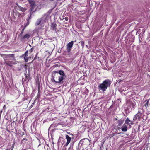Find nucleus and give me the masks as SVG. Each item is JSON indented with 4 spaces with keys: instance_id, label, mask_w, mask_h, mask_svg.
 <instances>
[{
    "instance_id": "f257e3e1",
    "label": "nucleus",
    "mask_w": 150,
    "mask_h": 150,
    "mask_svg": "<svg viewBox=\"0 0 150 150\" xmlns=\"http://www.w3.org/2000/svg\"><path fill=\"white\" fill-rule=\"evenodd\" d=\"M111 83V81L109 80L106 79L98 86V89L104 92L108 87L110 86Z\"/></svg>"
},
{
    "instance_id": "f03ea898",
    "label": "nucleus",
    "mask_w": 150,
    "mask_h": 150,
    "mask_svg": "<svg viewBox=\"0 0 150 150\" xmlns=\"http://www.w3.org/2000/svg\"><path fill=\"white\" fill-rule=\"evenodd\" d=\"M30 5V12H33L36 10V5L35 2L34 0H28Z\"/></svg>"
},
{
    "instance_id": "7ed1b4c3",
    "label": "nucleus",
    "mask_w": 150,
    "mask_h": 150,
    "mask_svg": "<svg viewBox=\"0 0 150 150\" xmlns=\"http://www.w3.org/2000/svg\"><path fill=\"white\" fill-rule=\"evenodd\" d=\"M64 79L65 78L63 77V76H61V75H58V74H57L55 75L54 81L56 83H59Z\"/></svg>"
},
{
    "instance_id": "20e7f679",
    "label": "nucleus",
    "mask_w": 150,
    "mask_h": 150,
    "mask_svg": "<svg viewBox=\"0 0 150 150\" xmlns=\"http://www.w3.org/2000/svg\"><path fill=\"white\" fill-rule=\"evenodd\" d=\"M74 44V42L71 41L67 45V52H69L71 49Z\"/></svg>"
},
{
    "instance_id": "39448f33",
    "label": "nucleus",
    "mask_w": 150,
    "mask_h": 150,
    "mask_svg": "<svg viewBox=\"0 0 150 150\" xmlns=\"http://www.w3.org/2000/svg\"><path fill=\"white\" fill-rule=\"evenodd\" d=\"M142 116V114L139 111L138 113L133 118L134 121L136 120L137 119L138 120H140L141 119V117Z\"/></svg>"
},
{
    "instance_id": "423d86ee",
    "label": "nucleus",
    "mask_w": 150,
    "mask_h": 150,
    "mask_svg": "<svg viewBox=\"0 0 150 150\" xmlns=\"http://www.w3.org/2000/svg\"><path fill=\"white\" fill-rule=\"evenodd\" d=\"M49 18V16L47 14H45L40 19L43 24L45 23H46L48 19Z\"/></svg>"
},
{
    "instance_id": "0eeeda50",
    "label": "nucleus",
    "mask_w": 150,
    "mask_h": 150,
    "mask_svg": "<svg viewBox=\"0 0 150 150\" xmlns=\"http://www.w3.org/2000/svg\"><path fill=\"white\" fill-rule=\"evenodd\" d=\"M125 124H127L131 127V125L134 124V121H131V120L128 118H127L125 120Z\"/></svg>"
},
{
    "instance_id": "6e6552de",
    "label": "nucleus",
    "mask_w": 150,
    "mask_h": 150,
    "mask_svg": "<svg viewBox=\"0 0 150 150\" xmlns=\"http://www.w3.org/2000/svg\"><path fill=\"white\" fill-rule=\"evenodd\" d=\"M127 104L128 105H129L131 110H134L135 106V103L134 101L133 102H129V103H127Z\"/></svg>"
},
{
    "instance_id": "1a4fd4ad",
    "label": "nucleus",
    "mask_w": 150,
    "mask_h": 150,
    "mask_svg": "<svg viewBox=\"0 0 150 150\" xmlns=\"http://www.w3.org/2000/svg\"><path fill=\"white\" fill-rule=\"evenodd\" d=\"M66 138L67 139V142L65 144L66 146H67L68 144L70 143L71 140V138L68 135H66Z\"/></svg>"
},
{
    "instance_id": "9d476101",
    "label": "nucleus",
    "mask_w": 150,
    "mask_h": 150,
    "mask_svg": "<svg viewBox=\"0 0 150 150\" xmlns=\"http://www.w3.org/2000/svg\"><path fill=\"white\" fill-rule=\"evenodd\" d=\"M5 63L7 65L10 67H12L13 65L15 64L16 63L12 61H6L5 60Z\"/></svg>"
},
{
    "instance_id": "9b49d317",
    "label": "nucleus",
    "mask_w": 150,
    "mask_h": 150,
    "mask_svg": "<svg viewBox=\"0 0 150 150\" xmlns=\"http://www.w3.org/2000/svg\"><path fill=\"white\" fill-rule=\"evenodd\" d=\"M58 75H61V76H63V77L65 78V75L64 71L62 70L59 71V72L58 73Z\"/></svg>"
},
{
    "instance_id": "f8f14e48",
    "label": "nucleus",
    "mask_w": 150,
    "mask_h": 150,
    "mask_svg": "<svg viewBox=\"0 0 150 150\" xmlns=\"http://www.w3.org/2000/svg\"><path fill=\"white\" fill-rule=\"evenodd\" d=\"M121 129L122 131L126 132L127 130V127L125 124H124L123 126L121 127Z\"/></svg>"
},
{
    "instance_id": "ddd939ff",
    "label": "nucleus",
    "mask_w": 150,
    "mask_h": 150,
    "mask_svg": "<svg viewBox=\"0 0 150 150\" xmlns=\"http://www.w3.org/2000/svg\"><path fill=\"white\" fill-rule=\"evenodd\" d=\"M41 24L42 25L43 24L41 19H38L36 22L35 25H38Z\"/></svg>"
},
{
    "instance_id": "4468645a",
    "label": "nucleus",
    "mask_w": 150,
    "mask_h": 150,
    "mask_svg": "<svg viewBox=\"0 0 150 150\" xmlns=\"http://www.w3.org/2000/svg\"><path fill=\"white\" fill-rule=\"evenodd\" d=\"M56 24L54 23H52L51 25V28L54 30H56Z\"/></svg>"
},
{
    "instance_id": "2eb2a0df",
    "label": "nucleus",
    "mask_w": 150,
    "mask_h": 150,
    "mask_svg": "<svg viewBox=\"0 0 150 150\" xmlns=\"http://www.w3.org/2000/svg\"><path fill=\"white\" fill-rule=\"evenodd\" d=\"M118 125L120 127L122 125L123 123L124 122V120H119L118 121Z\"/></svg>"
},
{
    "instance_id": "dca6fc26",
    "label": "nucleus",
    "mask_w": 150,
    "mask_h": 150,
    "mask_svg": "<svg viewBox=\"0 0 150 150\" xmlns=\"http://www.w3.org/2000/svg\"><path fill=\"white\" fill-rule=\"evenodd\" d=\"M19 9L23 12H25V11L26 10V9L25 8L22 7L21 6L19 8Z\"/></svg>"
},
{
    "instance_id": "f3484780",
    "label": "nucleus",
    "mask_w": 150,
    "mask_h": 150,
    "mask_svg": "<svg viewBox=\"0 0 150 150\" xmlns=\"http://www.w3.org/2000/svg\"><path fill=\"white\" fill-rule=\"evenodd\" d=\"M30 37V35L28 34H26L23 37V38L25 39L27 38L28 39Z\"/></svg>"
},
{
    "instance_id": "a211bd4d",
    "label": "nucleus",
    "mask_w": 150,
    "mask_h": 150,
    "mask_svg": "<svg viewBox=\"0 0 150 150\" xmlns=\"http://www.w3.org/2000/svg\"><path fill=\"white\" fill-rule=\"evenodd\" d=\"M149 100H150V99H148V100H146V102L144 105L146 107H147L148 106H149Z\"/></svg>"
},
{
    "instance_id": "6ab92c4d",
    "label": "nucleus",
    "mask_w": 150,
    "mask_h": 150,
    "mask_svg": "<svg viewBox=\"0 0 150 150\" xmlns=\"http://www.w3.org/2000/svg\"><path fill=\"white\" fill-rule=\"evenodd\" d=\"M85 139H83L82 140H81L79 142V144H83V142L85 140Z\"/></svg>"
},
{
    "instance_id": "aec40b11",
    "label": "nucleus",
    "mask_w": 150,
    "mask_h": 150,
    "mask_svg": "<svg viewBox=\"0 0 150 150\" xmlns=\"http://www.w3.org/2000/svg\"><path fill=\"white\" fill-rule=\"evenodd\" d=\"M25 55V57H28V51H26V52L24 54Z\"/></svg>"
},
{
    "instance_id": "412c9836",
    "label": "nucleus",
    "mask_w": 150,
    "mask_h": 150,
    "mask_svg": "<svg viewBox=\"0 0 150 150\" xmlns=\"http://www.w3.org/2000/svg\"><path fill=\"white\" fill-rule=\"evenodd\" d=\"M81 45L83 47L84 46V42L83 41H81Z\"/></svg>"
},
{
    "instance_id": "4be33fe9",
    "label": "nucleus",
    "mask_w": 150,
    "mask_h": 150,
    "mask_svg": "<svg viewBox=\"0 0 150 150\" xmlns=\"http://www.w3.org/2000/svg\"><path fill=\"white\" fill-rule=\"evenodd\" d=\"M14 54H9L6 55V57H14Z\"/></svg>"
},
{
    "instance_id": "5701e85b",
    "label": "nucleus",
    "mask_w": 150,
    "mask_h": 150,
    "mask_svg": "<svg viewBox=\"0 0 150 150\" xmlns=\"http://www.w3.org/2000/svg\"><path fill=\"white\" fill-rule=\"evenodd\" d=\"M24 59L26 62H27L28 61V59L27 57H24Z\"/></svg>"
},
{
    "instance_id": "b1692460",
    "label": "nucleus",
    "mask_w": 150,
    "mask_h": 150,
    "mask_svg": "<svg viewBox=\"0 0 150 150\" xmlns=\"http://www.w3.org/2000/svg\"><path fill=\"white\" fill-rule=\"evenodd\" d=\"M33 48H31L29 50V51L30 53H31L33 51Z\"/></svg>"
},
{
    "instance_id": "393cba45",
    "label": "nucleus",
    "mask_w": 150,
    "mask_h": 150,
    "mask_svg": "<svg viewBox=\"0 0 150 150\" xmlns=\"http://www.w3.org/2000/svg\"><path fill=\"white\" fill-rule=\"evenodd\" d=\"M16 5L17 6V7L19 8L20 7V6L17 3H16Z\"/></svg>"
},
{
    "instance_id": "a878e982",
    "label": "nucleus",
    "mask_w": 150,
    "mask_h": 150,
    "mask_svg": "<svg viewBox=\"0 0 150 150\" xmlns=\"http://www.w3.org/2000/svg\"><path fill=\"white\" fill-rule=\"evenodd\" d=\"M64 18H65V20H66V21H68V18L67 17H65Z\"/></svg>"
},
{
    "instance_id": "bb28decb",
    "label": "nucleus",
    "mask_w": 150,
    "mask_h": 150,
    "mask_svg": "<svg viewBox=\"0 0 150 150\" xmlns=\"http://www.w3.org/2000/svg\"><path fill=\"white\" fill-rule=\"evenodd\" d=\"M2 110H1L0 111V114H1V113H2Z\"/></svg>"
},
{
    "instance_id": "cd10ccee",
    "label": "nucleus",
    "mask_w": 150,
    "mask_h": 150,
    "mask_svg": "<svg viewBox=\"0 0 150 150\" xmlns=\"http://www.w3.org/2000/svg\"><path fill=\"white\" fill-rule=\"evenodd\" d=\"M5 107H6V106H5V105H4L3 106V109H5Z\"/></svg>"
},
{
    "instance_id": "c85d7f7f",
    "label": "nucleus",
    "mask_w": 150,
    "mask_h": 150,
    "mask_svg": "<svg viewBox=\"0 0 150 150\" xmlns=\"http://www.w3.org/2000/svg\"><path fill=\"white\" fill-rule=\"evenodd\" d=\"M24 30V29L22 30V31L21 32V33L22 34V33H23V31Z\"/></svg>"
},
{
    "instance_id": "c756f323",
    "label": "nucleus",
    "mask_w": 150,
    "mask_h": 150,
    "mask_svg": "<svg viewBox=\"0 0 150 150\" xmlns=\"http://www.w3.org/2000/svg\"><path fill=\"white\" fill-rule=\"evenodd\" d=\"M1 115L0 114V117H1Z\"/></svg>"
},
{
    "instance_id": "7c9ffc66",
    "label": "nucleus",
    "mask_w": 150,
    "mask_h": 150,
    "mask_svg": "<svg viewBox=\"0 0 150 150\" xmlns=\"http://www.w3.org/2000/svg\"><path fill=\"white\" fill-rule=\"evenodd\" d=\"M25 139H23V140H25Z\"/></svg>"
},
{
    "instance_id": "2f4dec72",
    "label": "nucleus",
    "mask_w": 150,
    "mask_h": 150,
    "mask_svg": "<svg viewBox=\"0 0 150 150\" xmlns=\"http://www.w3.org/2000/svg\"><path fill=\"white\" fill-rule=\"evenodd\" d=\"M50 128V127H49V129Z\"/></svg>"
}]
</instances>
